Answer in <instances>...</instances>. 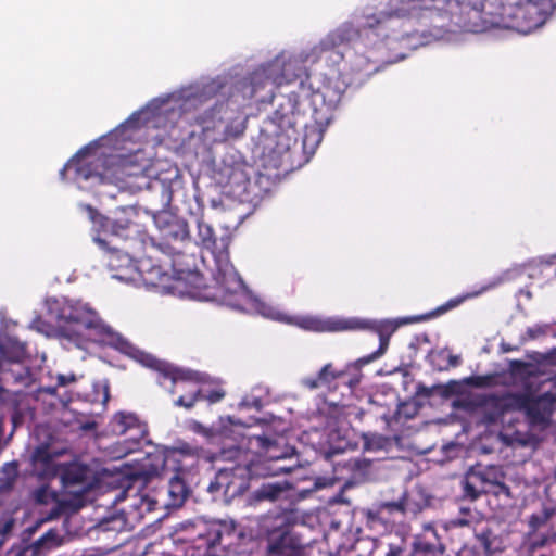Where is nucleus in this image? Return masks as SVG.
<instances>
[{
    "label": "nucleus",
    "mask_w": 556,
    "mask_h": 556,
    "mask_svg": "<svg viewBox=\"0 0 556 556\" xmlns=\"http://www.w3.org/2000/svg\"><path fill=\"white\" fill-rule=\"evenodd\" d=\"M489 0H396L390 12L366 16L363 29H376L377 36L387 38L393 29L394 18L419 17L422 12L442 20L440 27L453 31L483 33L489 30L485 5Z\"/></svg>",
    "instance_id": "1"
},
{
    "label": "nucleus",
    "mask_w": 556,
    "mask_h": 556,
    "mask_svg": "<svg viewBox=\"0 0 556 556\" xmlns=\"http://www.w3.org/2000/svg\"><path fill=\"white\" fill-rule=\"evenodd\" d=\"M59 319L58 337L78 349L87 350L90 343H96L113 348L128 357L136 353L137 346L105 325L93 309L80 303H65L60 308Z\"/></svg>",
    "instance_id": "2"
},
{
    "label": "nucleus",
    "mask_w": 556,
    "mask_h": 556,
    "mask_svg": "<svg viewBox=\"0 0 556 556\" xmlns=\"http://www.w3.org/2000/svg\"><path fill=\"white\" fill-rule=\"evenodd\" d=\"M311 87L305 80L288 79L282 89L270 96L269 102L275 104L268 124L274 126L273 134L276 137L285 136L289 147L290 141L296 140L300 129H304L303 138L309 129H315V122L309 124L307 111L309 106Z\"/></svg>",
    "instance_id": "3"
},
{
    "label": "nucleus",
    "mask_w": 556,
    "mask_h": 556,
    "mask_svg": "<svg viewBox=\"0 0 556 556\" xmlns=\"http://www.w3.org/2000/svg\"><path fill=\"white\" fill-rule=\"evenodd\" d=\"M346 83L338 72L331 71L325 74L321 83L316 89L311 87L308 98L311 106V119L315 122V129H309L302 139L305 152L314 153L323 140L324 132L334 118V111L339 106L346 89Z\"/></svg>",
    "instance_id": "4"
},
{
    "label": "nucleus",
    "mask_w": 556,
    "mask_h": 556,
    "mask_svg": "<svg viewBox=\"0 0 556 556\" xmlns=\"http://www.w3.org/2000/svg\"><path fill=\"white\" fill-rule=\"evenodd\" d=\"M485 10L489 29H511L525 35L542 26L547 16L541 0H489Z\"/></svg>",
    "instance_id": "5"
},
{
    "label": "nucleus",
    "mask_w": 556,
    "mask_h": 556,
    "mask_svg": "<svg viewBox=\"0 0 556 556\" xmlns=\"http://www.w3.org/2000/svg\"><path fill=\"white\" fill-rule=\"evenodd\" d=\"M129 357L142 366L157 371L164 380L170 381L169 393L173 395L178 394L174 401L175 406L191 409L200 401L202 389L199 387L200 379L198 372L157 359L152 354L138 348H136V353H131Z\"/></svg>",
    "instance_id": "6"
},
{
    "label": "nucleus",
    "mask_w": 556,
    "mask_h": 556,
    "mask_svg": "<svg viewBox=\"0 0 556 556\" xmlns=\"http://www.w3.org/2000/svg\"><path fill=\"white\" fill-rule=\"evenodd\" d=\"M507 475L502 466L476 465L470 467L464 475L462 486V498L475 502L482 495L491 494L495 497L513 498L510 486L506 483Z\"/></svg>",
    "instance_id": "7"
},
{
    "label": "nucleus",
    "mask_w": 556,
    "mask_h": 556,
    "mask_svg": "<svg viewBox=\"0 0 556 556\" xmlns=\"http://www.w3.org/2000/svg\"><path fill=\"white\" fill-rule=\"evenodd\" d=\"M291 67L290 63L285 64L281 73H278V67L273 64L258 67L250 75L248 81L242 84L243 96L255 99L258 103L269 102L270 96L283 88Z\"/></svg>",
    "instance_id": "8"
},
{
    "label": "nucleus",
    "mask_w": 556,
    "mask_h": 556,
    "mask_svg": "<svg viewBox=\"0 0 556 556\" xmlns=\"http://www.w3.org/2000/svg\"><path fill=\"white\" fill-rule=\"evenodd\" d=\"M250 471L247 466L235 464L220 468L208 483L207 491L214 496H222L226 503L244 495L250 486Z\"/></svg>",
    "instance_id": "9"
},
{
    "label": "nucleus",
    "mask_w": 556,
    "mask_h": 556,
    "mask_svg": "<svg viewBox=\"0 0 556 556\" xmlns=\"http://www.w3.org/2000/svg\"><path fill=\"white\" fill-rule=\"evenodd\" d=\"M266 556H305L306 544L294 527L279 520L265 535Z\"/></svg>",
    "instance_id": "10"
},
{
    "label": "nucleus",
    "mask_w": 556,
    "mask_h": 556,
    "mask_svg": "<svg viewBox=\"0 0 556 556\" xmlns=\"http://www.w3.org/2000/svg\"><path fill=\"white\" fill-rule=\"evenodd\" d=\"M358 35L359 30L354 28L352 24L345 23L330 31L315 45L311 50L309 56L313 61H321L330 66L338 65L344 58L340 47L350 43Z\"/></svg>",
    "instance_id": "11"
},
{
    "label": "nucleus",
    "mask_w": 556,
    "mask_h": 556,
    "mask_svg": "<svg viewBox=\"0 0 556 556\" xmlns=\"http://www.w3.org/2000/svg\"><path fill=\"white\" fill-rule=\"evenodd\" d=\"M189 239L188 224L185 219L170 216L160 226V241L155 247L172 258L170 266L176 271L180 270L178 267L181 265L179 258L184 255L182 247Z\"/></svg>",
    "instance_id": "12"
},
{
    "label": "nucleus",
    "mask_w": 556,
    "mask_h": 556,
    "mask_svg": "<svg viewBox=\"0 0 556 556\" xmlns=\"http://www.w3.org/2000/svg\"><path fill=\"white\" fill-rule=\"evenodd\" d=\"M87 149L80 150L64 167L60 170V175L64 178L67 168L75 166L77 178L88 180L98 178L100 181L111 179L116 174L112 160L109 156L100 155L92 160H85L84 156Z\"/></svg>",
    "instance_id": "13"
},
{
    "label": "nucleus",
    "mask_w": 556,
    "mask_h": 556,
    "mask_svg": "<svg viewBox=\"0 0 556 556\" xmlns=\"http://www.w3.org/2000/svg\"><path fill=\"white\" fill-rule=\"evenodd\" d=\"M239 538L233 521L216 520L205 525L204 530L198 534V548L207 549L220 546L226 549L235 545Z\"/></svg>",
    "instance_id": "14"
},
{
    "label": "nucleus",
    "mask_w": 556,
    "mask_h": 556,
    "mask_svg": "<svg viewBox=\"0 0 556 556\" xmlns=\"http://www.w3.org/2000/svg\"><path fill=\"white\" fill-rule=\"evenodd\" d=\"M214 280L216 282V291L212 294H206L205 299L207 300L219 299L235 305L230 302V298L245 293V286L242 278L228 262L218 264L214 273Z\"/></svg>",
    "instance_id": "15"
},
{
    "label": "nucleus",
    "mask_w": 556,
    "mask_h": 556,
    "mask_svg": "<svg viewBox=\"0 0 556 556\" xmlns=\"http://www.w3.org/2000/svg\"><path fill=\"white\" fill-rule=\"evenodd\" d=\"M556 404V394L545 392L536 397L522 396L521 406L533 425H547Z\"/></svg>",
    "instance_id": "16"
},
{
    "label": "nucleus",
    "mask_w": 556,
    "mask_h": 556,
    "mask_svg": "<svg viewBox=\"0 0 556 556\" xmlns=\"http://www.w3.org/2000/svg\"><path fill=\"white\" fill-rule=\"evenodd\" d=\"M202 453L203 448L198 445L187 442H178L167 452L165 458L162 462L161 468L153 467L151 469L143 470L142 475L144 476L146 480H149L153 477H165L167 473V463L173 462L175 464H179L182 457L198 458Z\"/></svg>",
    "instance_id": "17"
},
{
    "label": "nucleus",
    "mask_w": 556,
    "mask_h": 556,
    "mask_svg": "<svg viewBox=\"0 0 556 556\" xmlns=\"http://www.w3.org/2000/svg\"><path fill=\"white\" fill-rule=\"evenodd\" d=\"M60 480L65 491L84 493L86 491L88 468L85 465L71 463L59 470Z\"/></svg>",
    "instance_id": "18"
},
{
    "label": "nucleus",
    "mask_w": 556,
    "mask_h": 556,
    "mask_svg": "<svg viewBox=\"0 0 556 556\" xmlns=\"http://www.w3.org/2000/svg\"><path fill=\"white\" fill-rule=\"evenodd\" d=\"M186 470L181 466L174 468V473L168 478L166 493L168 501L164 502L165 507H180L187 500L190 490L185 480Z\"/></svg>",
    "instance_id": "19"
},
{
    "label": "nucleus",
    "mask_w": 556,
    "mask_h": 556,
    "mask_svg": "<svg viewBox=\"0 0 556 556\" xmlns=\"http://www.w3.org/2000/svg\"><path fill=\"white\" fill-rule=\"evenodd\" d=\"M97 242L108 251V267L115 273L114 277L121 278V273L132 267V258L128 252H124L116 247H110V243L103 238H97Z\"/></svg>",
    "instance_id": "20"
},
{
    "label": "nucleus",
    "mask_w": 556,
    "mask_h": 556,
    "mask_svg": "<svg viewBox=\"0 0 556 556\" xmlns=\"http://www.w3.org/2000/svg\"><path fill=\"white\" fill-rule=\"evenodd\" d=\"M288 490L287 484L281 483H263L258 489L249 493L245 496V504L249 506H256L262 502H274L281 497L282 493Z\"/></svg>",
    "instance_id": "21"
},
{
    "label": "nucleus",
    "mask_w": 556,
    "mask_h": 556,
    "mask_svg": "<svg viewBox=\"0 0 556 556\" xmlns=\"http://www.w3.org/2000/svg\"><path fill=\"white\" fill-rule=\"evenodd\" d=\"M33 498L37 504H40V505H47L50 503L55 504L56 493H55V491L51 490L48 485H41L33 492ZM70 505H71V503H68V502H58L56 506L54 505L52 507V509L48 513L46 519L47 520L55 519Z\"/></svg>",
    "instance_id": "22"
},
{
    "label": "nucleus",
    "mask_w": 556,
    "mask_h": 556,
    "mask_svg": "<svg viewBox=\"0 0 556 556\" xmlns=\"http://www.w3.org/2000/svg\"><path fill=\"white\" fill-rule=\"evenodd\" d=\"M1 374L5 382H12L26 389H30L35 382L29 368L21 363H11L8 369L1 370Z\"/></svg>",
    "instance_id": "23"
},
{
    "label": "nucleus",
    "mask_w": 556,
    "mask_h": 556,
    "mask_svg": "<svg viewBox=\"0 0 556 556\" xmlns=\"http://www.w3.org/2000/svg\"><path fill=\"white\" fill-rule=\"evenodd\" d=\"M399 507L400 505L396 503H383L374 508L362 509V516L364 518L365 526L371 530L384 528L387 520L382 516L383 510Z\"/></svg>",
    "instance_id": "24"
},
{
    "label": "nucleus",
    "mask_w": 556,
    "mask_h": 556,
    "mask_svg": "<svg viewBox=\"0 0 556 556\" xmlns=\"http://www.w3.org/2000/svg\"><path fill=\"white\" fill-rule=\"evenodd\" d=\"M247 129V117L237 116L224 125L219 136H214L213 141H228L240 138Z\"/></svg>",
    "instance_id": "25"
},
{
    "label": "nucleus",
    "mask_w": 556,
    "mask_h": 556,
    "mask_svg": "<svg viewBox=\"0 0 556 556\" xmlns=\"http://www.w3.org/2000/svg\"><path fill=\"white\" fill-rule=\"evenodd\" d=\"M220 108H212L206 111L199 119V124L202 127V131L205 136H208L210 132H218L220 134L224 127V121L220 116Z\"/></svg>",
    "instance_id": "26"
},
{
    "label": "nucleus",
    "mask_w": 556,
    "mask_h": 556,
    "mask_svg": "<svg viewBox=\"0 0 556 556\" xmlns=\"http://www.w3.org/2000/svg\"><path fill=\"white\" fill-rule=\"evenodd\" d=\"M374 329L370 321L361 318H340L328 323V330L330 331H350V330H365Z\"/></svg>",
    "instance_id": "27"
},
{
    "label": "nucleus",
    "mask_w": 556,
    "mask_h": 556,
    "mask_svg": "<svg viewBox=\"0 0 556 556\" xmlns=\"http://www.w3.org/2000/svg\"><path fill=\"white\" fill-rule=\"evenodd\" d=\"M114 430L121 434H127L130 431H135L140 435L142 432V425L134 414L119 413L114 418Z\"/></svg>",
    "instance_id": "28"
},
{
    "label": "nucleus",
    "mask_w": 556,
    "mask_h": 556,
    "mask_svg": "<svg viewBox=\"0 0 556 556\" xmlns=\"http://www.w3.org/2000/svg\"><path fill=\"white\" fill-rule=\"evenodd\" d=\"M339 377L331 364H326L315 378H305L303 384L311 390L329 386Z\"/></svg>",
    "instance_id": "29"
},
{
    "label": "nucleus",
    "mask_w": 556,
    "mask_h": 556,
    "mask_svg": "<svg viewBox=\"0 0 556 556\" xmlns=\"http://www.w3.org/2000/svg\"><path fill=\"white\" fill-rule=\"evenodd\" d=\"M33 460L35 466L40 465L43 470V475L48 477H55V464L53 456L50 454L48 447L39 446L33 454Z\"/></svg>",
    "instance_id": "30"
},
{
    "label": "nucleus",
    "mask_w": 556,
    "mask_h": 556,
    "mask_svg": "<svg viewBox=\"0 0 556 556\" xmlns=\"http://www.w3.org/2000/svg\"><path fill=\"white\" fill-rule=\"evenodd\" d=\"M58 545V533L50 529L30 545V549L34 556H40Z\"/></svg>",
    "instance_id": "31"
},
{
    "label": "nucleus",
    "mask_w": 556,
    "mask_h": 556,
    "mask_svg": "<svg viewBox=\"0 0 556 556\" xmlns=\"http://www.w3.org/2000/svg\"><path fill=\"white\" fill-rule=\"evenodd\" d=\"M0 492H8L13 489L18 477L17 462L5 463L1 470Z\"/></svg>",
    "instance_id": "32"
},
{
    "label": "nucleus",
    "mask_w": 556,
    "mask_h": 556,
    "mask_svg": "<svg viewBox=\"0 0 556 556\" xmlns=\"http://www.w3.org/2000/svg\"><path fill=\"white\" fill-rule=\"evenodd\" d=\"M56 380H58V383L56 386H53V387H38L36 389H30L29 391L25 392V394H33L35 393L36 395H39L41 393H47V394H50V395H54L56 393V390L59 387H65L72 382H75L76 381V377L71 374V375H58L56 377ZM16 393H24V391L22 389H16L15 390Z\"/></svg>",
    "instance_id": "33"
},
{
    "label": "nucleus",
    "mask_w": 556,
    "mask_h": 556,
    "mask_svg": "<svg viewBox=\"0 0 556 556\" xmlns=\"http://www.w3.org/2000/svg\"><path fill=\"white\" fill-rule=\"evenodd\" d=\"M371 462L366 458L355 457L349 458L343 463V468L352 473L353 479H359L368 473Z\"/></svg>",
    "instance_id": "34"
},
{
    "label": "nucleus",
    "mask_w": 556,
    "mask_h": 556,
    "mask_svg": "<svg viewBox=\"0 0 556 556\" xmlns=\"http://www.w3.org/2000/svg\"><path fill=\"white\" fill-rule=\"evenodd\" d=\"M434 536V541H429L426 539H419L415 544V551L421 553L424 555H442L445 552V546L439 541L437 532H432Z\"/></svg>",
    "instance_id": "35"
},
{
    "label": "nucleus",
    "mask_w": 556,
    "mask_h": 556,
    "mask_svg": "<svg viewBox=\"0 0 556 556\" xmlns=\"http://www.w3.org/2000/svg\"><path fill=\"white\" fill-rule=\"evenodd\" d=\"M362 547H366L369 549V556H374V549L376 547V541L369 539H357L351 547V551H358ZM384 556H412L406 555L405 551L400 546H390V549L386 553Z\"/></svg>",
    "instance_id": "36"
},
{
    "label": "nucleus",
    "mask_w": 556,
    "mask_h": 556,
    "mask_svg": "<svg viewBox=\"0 0 556 556\" xmlns=\"http://www.w3.org/2000/svg\"><path fill=\"white\" fill-rule=\"evenodd\" d=\"M198 237L199 244H201L205 249L211 250L216 247L214 229L210 224H207L203 219L198 220Z\"/></svg>",
    "instance_id": "37"
},
{
    "label": "nucleus",
    "mask_w": 556,
    "mask_h": 556,
    "mask_svg": "<svg viewBox=\"0 0 556 556\" xmlns=\"http://www.w3.org/2000/svg\"><path fill=\"white\" fill-rule=\"evenodd\" d=\"M131 225L132 222L129 218L121 217L108 220L104 227L114 237L127 238Z\"/></svg>",
    "instance_id": "38"
},
{
    "label": "nucleus",
    "mask_w": 556,
    "mask_h": 556,
    "mask_svg": "<svg viewBox=\"0 0 556 556\" xmlns=\"http://www.w3.org/2000/svg\"><path fill=\"white\" fill-rule=\"evenodd\" d=\"M285 460V455H276L269 454L267 460L263 462V468L266 470V475L269 476H279L281 473H289L291 471V467L281 465L280 463Z\"/></svg>",
    "instance_id": "39"
},
{
    "label": "nucleus",
    "mask_w": 556,
    "mask_h": 556,
    "mask_svg": "<svg viewBox=\"0 0 556 556\" xmlns=\"http://www.w3.org/2000/svg\"><path fill=\"white\" fill-rule=\"evenodd\" d=\"M434 393H437L443 397L451 396L454 393V382H451L448 384H434L432 387L419 384L417 387V394L422 397H430Z\"/></svg>",
    "instance_id": "40"
},
{
    "label": "nucleus",
    "mask_w": 556,
    "mask_h": 556,
    "mask_svg": "<svg viewBox=\"0 0 556 556\" xmlns=\"http://www.w3.org/2000/svg\"><path fill=\"white\" fill-rule=\"evenodd\" d=\"M147 434L146 429L142 427V432H140V435L136 433L135 431H130L127 434H124L125 438L123 442H118V444L124 445L123 454L127 455L132 452H136L141 448L142 440L144 439Z\"/></svg>",
    "instance_id": "41"
},
{
    "label": "nucleus",
    "mask_w": 556,
    "mask_h": 556,
    "mask_svg": "<svg viewBox=\"0 0 556 556\" xmlns=\"http://www.w3.org/2000/svg\"><path fill=\"white\" fill-rule=\"evenodd\" d=\"M490 288H491V286L490 287H483L479 291L471 292V293H466L464 295H459V296L450 299L445 304H443L442 306L438 307L437 313L441 314V313L447 312L448 309L455 308L458 305H460L462 303H464L466 300L475 298V296H478V295L482 294L484 291L489 290Z\"/></svg>",
    "instance_id": "42"
},
{
    "label": "nucleus",
    "mask_w": 556,
    "mask_h": 556,
    "mask_svg": "<svg viewBox=\"0 0 556 556\" xmlns=\"http://www.w3.org/2000/svg\"><path fill=\"white\" fill-rule=\"evenodd\" d=\"M374 330L379 336V348L366 357V361H365L366 363L381 357L386 353V351L388 350V346H389L390 334L384 333L382 328H375Z\"/></svg>",
    "instance_id": "43"
},
{
    "label": "nucleus",
    "mask_w": 556,
    "mask_h": 556,
    "mask_svg": "<svg viewBox=\"0 0 556 556\" xmlns=\"http://www.w3.org/2000/svg\"><path fill=\"white\" fill-rule=\"evenodd\" d=\"M494 382V376L485 375V376H470L466 379V383L475 387V388H484L490 387Z\"/></svg>",
    "instance_id": "44"
},
{
    "label": "nucleus",
    "mask_w": 556,
    "mask_h": 556,
    "mask_svg": "<svg viewBox=\"0 0 556 556\" xmlns=\"http://www.w3.org/2000/svg\"><path fill=\"white\" fill-rule=\"evenodd\" d=\"M225 395H226V392L223 389L215 388V389L207 390L205 392L202 391V396L200 400H205L210 404H214V403L222 401L225 397Z\"/></svg>",
    "instance_id": "45"
},
{
    "label": "nucleus",
    "mask_w": 556,
    "mask_h": 556,
    "mask_svg": "<svg viewBox=\"0 0 556 556\" xmlns=\"http://www.w3.org/2000/svg\"><path fill=\"white\" fill-rule=\"evenodd\" d=\"M530 367V364L520 361V359H513L509 362V371L514 376H523L528 374V369Z\"/></svg>",
    "instance_id": "46"
},
{
    "label": "nucleus",
    "mask_w": 556,
    "mask_h": 556,
    "mask_svg": "<svg viewBox=\"0 0 556 556\" xmlns=\"http://www.w3.org/2000/svg\"><path fill=\"white\" fill-rule=\"evenodd\" d=\"M245 181H249V177L240 167H233L228 173L229 184H241Z\"/></svg>",
    "instance_id": "47"
},
{
    "label": "nucleus",
    "mask_w": 556,
    "mask_h": 556,
    "mask_svg": "<svg viewBox=\"0 0 556 556\" xmlns=\"http://www.w3.org/2000/svg\"><path fill=\"white\" fill-rule=\"evenodd\" d=\"M548 326H540L536 325L534 327H530L527 329L526 336L529 340L538 339L539 337L545 336L547 333Z\"/></svg>",
    "instance_id": "48"
},
{
    "label": "nucleus",
    "mask_w": 556,
    "mask_h": 556,
    "mask_svg": "<svg viewBox=\"0 0 556 556\" xmlns=\"http://www.w3.org/2000/svg\"><path fill=\"white\" fill-rule=\"evenodd\" d=\"M497 402H498V397L497 396H495V395H485V396H483V397H481L479 400L478 405H480V406H488V405L496 406Z\"/></svg>",
    "instance_id": "49"
},
{
    "label": "nucleus",
    "mask_w": 556,
    "mask_h": 556,
    "mask_svg": "<svg viewBox=\"0 0 556 556\" xmlns=\"http://www.w3.org/2000/svg\"><path fill=\"white\" fill-rule=\"evenodd\" d=\"M545 522V519L539 515H532L529 520V525L533 530H536L540 526Z\"/></svg>",
    "instance_id": "50"
},
{
    "label": "nucleus",
    "mask_w": 556,
    "mask_h": 556,
    "mask_svg": "<svg viewBox=\"0 0 556 556\" xmlns=\"http://www.w3.org/2000/svg\"><path fill=\"white\" fill-rule=\"evenodd\" d=\"M546 541H547L546 538L542 536L541 539L534 540L532 542V546L534 548H541L546 544Z\"/></svg>",
    "instance_id": "51"
},
{
    "label": "nucleus",
    "mask_w": 556,
    "mask_h": 556,
    "mask_svg": "<svg viewBox=\"0 0 556 556\" xmlns=\"http://www.w3.org/2000/svg\"><path fill=\"white\" fill-rule=\"evenodd\" d=\"M482 543H483V547H484V551L486 554H491L492 551H491V542L489 541V539L483 534L482 535Z\"/></svg>",
    "instance_id": "52"
},
{
    "label": "nucleus",
    "mask_w": 556,
    "mask_h": 556,
    "mask_svg": "<svg viewBox=\"0 0 556 556\" xmlns=\"http://www.w3.org/2000/svg\"><path fill=\"white\" fill-rule=\"evenodd\" d=\"M21 418H22L21 413H20L18 410H15V412H14V414L12 415V422H13V425H14L15 427H16V426H17V424L20 422Z\"/></svg>",
    "instance_id": "53"
},
{
    "label": "nucleus",
    "mask_w": 556,
    "mask_h": 556,
    "mask_svg": "<svg viewBox=\"0 0 556 556\" xmlns=\"http://www.w3.org/2000/svg\"><path fill=\"white\" fill-rule=\"evenodd\" d=\"M159 503V500H149L147 504V510L151 511L155 509V505Z\"/></svg>",
    "instance_id": "54"
},
{
    "label": "nucleus",
    "mask_w": 556,
    "mask_h": 556,
    "mask_svg": "<svg viewBox=\"0 0 556 556\" xmlns=\"http://www.w3.org/2000/svg\"><path fill=\"white\" fill-rule=\"evenodd\" d=\"M97 427V424L94 421H88L81 426V429L84 430H92Z\"/></svg>",
    "instance_id": "55"
},
{
    "label": "nucleus",
    "mask_w": 556,
    "mask_h": 556,
    "mask_svg": "<svg viewBox=\"0 0 556 556\" xmlns=\"http://www.w3.org/2000/svg\"><path fill=\"white\" fill-rule=\"evenodd\" d=\"M459 364V357L455 355L450 356V365L457 366Z\"/></svg>",
    "instance_id": "56"
},
{
    "label": "nucleus",
    "mask_w": 556,
    "mask_h": 556,
    "mask_svg": "<svg viewBox=\"0 0 556 556\" xmlns=\"http://www.w3.org/2000/svg\"><path fill=\"white\" fill-rule=\"evenodd\" d=\"M109 397H110L109 387L105 386L103 388V403H106L109 401Z\"/></svg>",
    "instance_id": "57"
},
{
    "label": "nucleus",
    "mask_w": 556,
    "mask_h": 556,
    "mask_svg": "<svg viewBox=\"0 0 556 556\" xmlns=\"http://www.w3.org/2000/svg\"><path fill=\"white\" fill-rule=\"evenodd\" d=\"M262 441V446L263 447H266L267 450H269L270 445H271V441L267 438H264V439H260Z\"/></svg>",
    "instance_id": "58"
},
{
    "label": "nucleus",
    "mask_w": 556,
    "mask_h": 556,
    "mask_svg": "<svg viewBox=\"0 0 556 556\" xmlns=\"http://www.w3.org/2000/svg\"><path fill=\"white\" fill-rule=\"evenodd\" d=\"M119 131H121V128H117V129L113 132V135H114V136H116V135H118V134H119Z\"/></svg>",
    "instance_id": "59"
},
{
    "label": "nucleus",
    "mask_w": 556,
    "mask_h": 556,
    "mask_svg": "<svg viewBox=\"0 0 556 556\" xmlns=\"http://www.w3.org/2000/svg\"><path fill=\"white\" fill-rule=\"evenodd\" d=\"M551 353L556 355V349H554Z\"/></svg>",
    "instance_id": "60"
},
{
    "label": "nucleus",
    "mask_w": 556,
    "mask_h": 556,
    "mask_svg": "<svg viewBox=\"0 0 556 556\" xmlns=\"http://www.w3.org/2000/svg\"><path fill=\"white\" fill-rule=\"evenodd\" d=\"M124 520L121 519V529L123 528Z\"/></svg>",
    "instance_id": "61"
}]
</instances>
